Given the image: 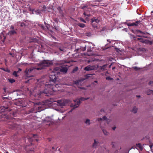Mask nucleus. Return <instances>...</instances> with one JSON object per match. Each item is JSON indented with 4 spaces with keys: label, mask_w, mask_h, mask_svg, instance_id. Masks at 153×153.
Segmentation results:
<instances>
[{
    "label": "nucleus",
    "mask_w": 153,
    "mask_h": 153,
    "mask_svg": "<svg viewBox=\"0 0 153 153\" xmlns=\"http://www.w3.org/2000/svg\"><path fill=\"white\" fill-rule=\"evenodd\" d=\"M59 68L56 67L53 69L50 74L49 83L45 84L42 79L38 80L36 83V87L37 88H44L43 91H40V94H44L45 96H48L49 94L53 95L54 90L53 89V85L56 80L57 75L59 74Z\"/></svg>",
    "instance_id": "f257e3e1"
},
{
    "label": "nucleus",
    "mask_w": 153,
    "mask_h": 153,
    "mask_svg": "<svg viewBox=\"0 0 153 153\" xmlns=\"http://www.w3.org/2000/svg\"><path fill=\"white\" fill-rule=\"evenodd\" d=\"M51 64V62L49 60H44L41 61L38 65V67L34 66L29 69H26L25 71V76L28 78L34 77L35 76V70H41L44 68V67L49 66Z\"/></svg>",
    "instance_id": "f03ea898"
},
{
    "label": "nucleus",
    "mask_w": 153,
    "mask_h": 153,
    "mask_svg": "<svg viewBox=\"0 0 153 153\" xmlns=\"http://www.w3.org/2000/svg\"><path fill=\"white\" fill-rule=\"evenodd\" d=\"M85 100H86V98L82 97L78 99L74 100V104L71 103L70 105L71 107H73L72 110L78 107L81 103V102Z\"/></svg>",
    "instance_id": "7ed1b4c3"
},
{
    "label": "nucleus",
    "mask_w": 153,
    "mask_h": 153,
    "mask_svg": "<svg viewBox=\"0 0 153 153\" xmlns=\"http://www.w3.org/2000/svg\"><path fill=\"white\" fill-rule=\"evenodd\" d=\"M87 46H88V53H87V56L88 55V56H91L95 55V54L92 52V50L94 46V44L91 42H87Z\"/></svg>",
    "instance_id": "20e7f679"
},
{
    "label": "nucleus",
    "mask_w": 153,
    "mask_h": 153,
    "mask_svg": "<svg viewBox=\"0 0 153 153\" xmlns=\"http://www.w3.org/2000/svg\"><path fill=\"white\" fill-rule=\"evenodd\" d=\"M85 79H82L78 80L75 81L74 82V84H75L77 86L78 88L81 89H83V87H82L81 86L83 85L84 81Z\"/></svg>",
    "instance_id": "39448f33"
},
{
    "label": "nucleus",
    "mask_w": 153,
    "mask_h": 153,
    "mask_svg": "<svg viewBox=\"0 0 153 153\" xmlns=\"http://www.w3.org/2000/svg\"><path fill=\"white\" fill-rule=\"evenodd\" d=\"M99 22V21L97 19H96V18H93V19H92V25L94 28L97 27V25Z\"/></svg>",
    "instance_id": "423d86ee"
},
{
    "label": "nucleus",
    "mask_w": 153,
    "mask_h": 153,
    "mask_svg": "<svg viewBox=\"0 0 153 153\" xmlns=\"http://www.w3.org/2000/svg\"><path fill=\"white\" fill-rule=\"evenodd\" d=\"M60 71L63 73H66L68 71V68L66 67H62L61 69L59 68V71Z\"/></svg>",
    "instance_id": "0eeeda50"
},
{
    "label": "nucleus",
    "mask_w": 153,
    "mask_h": 153,
    "mask_svg": "<svg viewBox=\"0 0 153 153\" xmlns=\"http://www.w3.org/2000/svg\"><path fill=\"white\" fill-rule=\"evenodd\" d=\"M17 30V29H16L15 30H11L8 33V34L9 35H12L16 34L17 33L16 31Z\"/></svg>",
    "instance_id": "6e6552de"
},
{
    "label": "nucleus",
    "mask_w": 153,
    "mask_h": 153,
    "mask_svg": "<svg viewBox=\"0 0 153 153\" xmlns=\"http://www.w3.org/2000/svg\"><path fill=\"white\" fill-rule=\"evenodd\" d=\"M100 144L98 140H94V143H93V146L94 147H97Z\"/></svg>",
    "instance_id": "1a4fd4ad"
},
{
    "label": "nucleus",
    "mask_w": 153,
    "mask_h": 153,
    "mask_svg": "<svg viewBox=\"0 0 153 153\" xmlns=\"http://www.w3.org/2000/svg\"><path fill=\"white\" fill-rule=\"evenodd\" d=\"M57 103L61 107H63L65 105V103L64 101L58 100L57 101Z\"/></svg>",
    "instance_id": "9d476101"
},
{
    "label": "nucleus",
    "mask_w": 153,
    "mask_h": 153,
    "mask_svg": "<svg viewBox=\"0 0 153 153\" xmlns=\"http://www.w3.org/2000/svg\"><path fill=\"white\" fill-rule=\"evenodd\" d=\"M96 68V67L94 66H87V71L91 70H94Z\"/></svg>",
    "instance_id": "9b49d317"
},
{
    "label": "nucleus",
    "mask_w": 153,
    "mask_h": 153,
    "mask_svg": "<svg viewBox=\"0 0 153 153\" xmlns=\"http://www.w3.org/2000/svg\"><path fill=\"white\" fill-rule=\"evenodd\" d=\"M140 23L139 22H136L135 23H133L131 24H128V26H134L137 25Z\"/></svg>",
    "instance_id": "f8f14e48"
},
{
    "label": "nucleus",
    "mask_w": 153,
    "mask_h": 153,
    "mask_svg": "<svg viewBox=\"0 0 153 153\" xmlns=\"http://www.w3.org/2000/svg\"><path fill=\"white\" fill-rule=\"evenodd\" d=\"M9 125L10 126L9 127L10 128H14L15 127H16L17 126H18L15 123H9Z\"/></svg>",
    "instance_id": "ddd939ff"
},
{
    "label": "nucleus",
    "mask_w": 153,
    "mask_h": 153,
    "mask_svg": "<svg viewBox=\"0 0 153 153\" xmlns=\"http://www.w3.org/2000/svg\"><path fill=\"white\" fill-rule=\"evenodd\" d=\"M101 127L104 134L105 135H108L109 134V133L107 132L105 130L103 127Z\"/></svg>",
    "instance_id": "4468645a"
},
{
    "label": "nucleus",
    "mask_w": 153,
    "mask_h": 153,
    "mask_svg": "<svg viewBox=\"0 0 153 153\" xmlns=\"http://www.w3.org/2000/svg\"><path fill=\"white\" fill-rule=\"evenodd\" d=\"M106 119V117L105 116L104 117L102 118H100L98 119V121H101L102 122L104 121Z\"/></svg>",
    "instance_id": "2eb2a0df"
},
{
    "label": "nucleus",
    "mask_w": 153,
    "mask_h": 153,
    "mask_svg": "<svg viewBox=\"0 0 153 153\" xmlns=\"http://www.w3.org/2000/svg\"><path fill=\"white\" fill-rule=\"evenodd\" d=\"M47 10V8L45 5H43L42 7V9L41 10V11L42 12H45Z\"/></svg>",
    "instance_id": "dca6fc26"
},
{
    "label": "nucleus",
    "mask_w": 153,
    "mask_h": 153,
    "mask_svg": "<svg viewBox=\"0 0 153 153\" xmlns=\"http://www.w3.org/2000/svg\"><path fill=\"white\" fill-rule=\"evenodd\" d=\"M78 69V68L77 67H76L74 68L73 70L71 72V73H74Z\"/></svg>",
    "instance_id": "f3484780"
},
{
    "label": "nucleus",
    "mask_w": 153,
    "mask_h": 153,
    "mask_svg": "<svg viewBox=\"0 0 153 153\" xmlns=\"http://www.w3.org/2000/svg\"><path fill=\"white\" fill-rule=\"evenodd\" d=\"M147 93L148 95L153 94V91L152 90H149L147 92Z\"/></svg>",
    "instance_id": "a211bd4d"
},
{
    "label": "nucleus",
    "mask_w": 153,
    "mask_h": 153,
    "mask_svg": "<svg viewBox=\"0 0 153 153\" xmlns=\"http://www.w3.org/2000/svg\"><path fill=\"white\" fill-rule=\"evenodd\" d=\"M73 62V61H69L67 60H63L62 61V62H64V63H68V64L70 63L71 62Z\"/></svg>",
    "instance_id": "6ab92c4d"
},
{
    "label": "nucleus",
    "mask_w": 153,
    "mask_h": 153,
    "mask_svg": "<svg viewBox=\"0 0 153 153\" xmlns=\"http://www.w3.org/2000/svg\"><path fill=\"white\" fill-rule=\"evenodd\" d=\"M137 108L136 107H134L133 108L132 111L134 113H135L137 112Z\"/></svg>",
    "instance_id": "aec40b11"
},
{
    "label": "nucleus",
    "mask_w": 153,
    "mask_h": 153,
    "mask_svg": "<svg viewBox=\"0 0 153 153\" xmlns=\"http://www.w3.org/2000/svg\"><path fill=\"white\" fill-rule=\"evenodd\" d=\"M77 25L81 27H85V25L82 23H78Z\"/></svg>",
    "instance_id": "412c9836"
},
{
    "label": "nucleus",
    "mask_w": 153,
    "mask_h": 153,
    "mask_svg": "<svg viewBox=\"0 0 153 153\" xmlns=\"http://www.w3.org/2000/svg\"><path fill=\"white\" fill-rule=\"evenodd\" d=\"M57 9L58 10L60 14H62V10L61 7L60 6L59 7L57 8Z\"/></svg>",
    "instance_id": "4be33fe9"
},
{
    "label": "nucleus",
    "mask_w": 153,
    "mask_h": 153,
    "mask_svg": "<svg viewBox=\"0 0 153 153\" xmlns=\"http://www.w3.org/2000/svg\"><path fill=\"white\" fill-rule=\"evenodd\" d=\"M9 81L11 83H13L15 82V80L13 79H8Z\"/></svg>",
    "instance_id": "5701e85b"
},
{
    "label": "nucleus",
    "mask_w": 153,
    "mask_h": 153,
    "mask_svg": "<svg viewBox=\"0 0 153 153\" xmlns=\"http://www.w3.org/2000/svg\"><path fill=\"white\" fill-rule=\"evenodd\" d=\"M17 72L16 71H14L13 73V75L15 76V77H17L18 75H17Z\"/></svg>",
    "instance_id": "b1692460"
},
{
    "label": "nucleus",
    "mask_w": 153,
    "mask_h": 153,
    "mask_svg": "<svg viewBox=\"0 0 153 153\" xmlns=\"http://www.w3.org/2000/svg\"><path fill=\"white\" fill-rule=\"evenodd\" d=\"M80 54H81L82 56L83 57H84L85 58L86 57V54H85V53H80Z\"/></svg>",
    "instance_id": "393cba45"
},
{
    "label": "nucleus",
    "mask_w": 153,
    "mask_h": 153,
    "mask_svg": "<svg viewBox=\"0 0 153 153\" xmlns=\"http://www.w3.org/2000/svg\"><path fill=\"white\" fill-rule=\"evenodd\" d=\"M3 70L4 71L7 72L8 73H10V70L8 69H5L4 68L3 69Z\"/></svg>",
    "instance_id": "a878e982"
},
{
    "label": "nucleus",
    "mask_w": 153,
    "mask_h": 153,
    "mask_svg": "<svg viewBox=\"0 0 153 153\" xmlns=\"http://www.w3.org/2000/svg\"><path fill=\"white\" fill-rule=\"evenodd\" d=\"M137 40L138 41H140L141 42H144V41H143V40L141 38H138Z\"/></svg>",
    "instance_id": "bb28decb"
},
{
    "label": "nucleus",
    "mask_w": 153,
    "mask_h": 153,
    "mask_svg": "<svg viewBox=\"0 0 153 153\" xmlns=\"http://www.w3.org/2000/svg\"><path fill=\"white\" fill-rule=\"evenodd\" d=\"M107 65H103L101 69L102 70H105V68Z\"/></svg>",
    "instance_id": "cd10ccee"
},
{
    "label": "nucleus",
    "mask_w": 153,
    "mask_h": 153,
    "mask_svg": "<svg viewBox=\"0 0 153 153\" xmlns=\"http://www.w3.org/2000/svg\"><path fill=\"white\" fill-rule=\"evenodd\" d=\"M87 125H89L90 124V120L89 119H87Z\"/></svg>",
    "instance_id": "c85d7f7f"
},
{
    "label": "nucleus",
    "mask_w": 153,
    "mask_h": 153,
    "mask_svg": "<svg viewBox=\"0 0 153 153\" xmlns=\"http://www.w3.org/2000/svg\"><path fill=\"white\" fill-rule=\"evenodd\" d=\"M149 85L153 86V81H151L149 82Z\"/></svg>",
    "instance_id": "c756f323"
},
{
    "label": "nucleus",
    "mask_w": 153,
    "mask_h": 153,
    "mask_svg": "<svg viewBox=\"0 0 153 153\" xmlns=\"http://www.w3.org/2000/svg\"><path fill=\"white\" fill-rule=\"evenodd\" d=\"M80 21L82 22H85V23L86 22L82 18H80Z\"/></svg>",
    "instance_id": "7c9ffc66"
},
{
    "label": "nucleus",
    "mask_w": 153,
    "mask_h": 153,
    "mask_svg": "<svg viewBox=\"0 0 153 153\" xmlns=\"http://www.w3.org/2000/svg\"><path fill=\"white\" fill-rule=\"evenodd\" d=\"M10 29H11L12 30H15L14 26L13 25H11L10 26Z\"/></svg>",
    "instance_id": "2f4dec72"
},
{
    "label": "nucleus",
    "mask_w": 153,
    "mask_h": 153,
    "mask_svg": "<svg viewBox=\"0 0 153 153\" xmlns=\"http://www.w3.org/2000/svg\"><path fill=\"white\" fill-rule=\"evenodd\" d=\"M25 26V24L23 22H22L21 24V26L22 27Z\"/></svg>",
    "instance_id": "473e14b6"
},
{
    "label": "nucleus",
    "mask_w": 153,
    "mask_h": 153,
    "mask_svg": "<svg viewBox=\"0 0 153 153\" xmlns=\"http://www.w3.org/2000/svg\"><path fill=\"white\" fill-rule=\"evenodd\" d=\"M59 49L61 51H64V49L63 48H59Z\"/></svg>",
    "instance_id": "72a5a7b5"
},
{
    "label": "nucleus",
    "mask_w": 153,
    "mask_h": 153,
    "mask_svg": "<svg viewBox=\"0 0 153 153\" xmlns=\"http://www.w3.org/2000/svg\"><path fill=\"white\" fill-rule=\"evenodd\" d=\"M106 79L108 80H111L112 79L110 77H107L106 78Z\"/></svg>",
    "instance_id": "f704fd0d"
},
{
    "label": "nucleus",
    "mask_w": 153,
    "mask_h": 153,
    "mask_svg": "<svg viewBox=\"0 0 153 153\" xmlns=\"http://www.w3.org/2000/svg\"><path fill=\"white\" fill-rule=\"evenodd\" d=\"M138 147H139V148H140V149H142V146H141V145H140V144H138Z\"/></svg>",
    "instance_id": "c9c22d12"
},
{
    "label": "nucleus",
    "mask_w": 153,
    "mask_h": 153,
    "mask_svg": "<svg viewBox=\"0 0 153 153\" xmlns=\"http://www.w3.org/2000/svg\"><path fill=\"white\" fill-rule=\"evenodd\" d=\"M111 121V120L110 119H108L106 120V122L108 124Z\"/></svg>",
    "instance_id": "e433bc0d"
},
{
    "label": "nucleus",
    "mask_w": 153,
    "mask_h": 153,
    "mask_svg": "<svg viewBox=\"0 0 153 153\" xmlns=\"http://www.w3.org/2000/svg\"><path fill=\"white\" fill-rule=\"evenodd\" d=\"M27 138L30 141L32 140V139L31 137H27Z\"/></svg>",
    "instance_id": "4c0bfd02"
},
{
    "label": "nucleus",
    "mask_w": 153,
    "mask_h": 153,
    "mask_svg": "<svg viewBox=\"0 0 153 153\" xmlns=\"http://www.w3.org/2000/svg\"><path fill=\"white\" fill-rule=\"evenodd\" d=\"M91 35V33H87V36H90Z\"/></svg>",
    "instance_id": "58836bf2"
},
{
    "label": "nucleus",
    "mask_w": 153,
    "mask_h": 153,
    "mask_svg": "<svg viewBox=\"0 0 153 153\" xmlns=\"http://www.w3.org/2000/svg\"><path fill=\"white\" fill-rule=\"evenodd\" d=\"M133 68L135 70H138L139 68H138L137 67H135Z\"/></svg>",
    "instance_id": "ea45409f"
},
{
    "label": "nucleus",
    "mask_w": 153,
    "mask_h": 153,
    "mask_svg": "<svg viewBox=\"0 0 153 153\" xmlns=\"http://www.w3.org/2000/svg\"><path fill=\"white\" fill-rule=\"evenodd\" d=\"M22 71V69L20 68H18V71H17V72H19L20 71Z\"/></svg>",
    "instance_id": "a19ab883"
},
{
    "label": "nucleus",
    "mask_w": 153,
    "mask_h": 153,
    "mask_svg": "<svg viewBox=\"0 0 153 153\" xmlns=\"http://www.w3.org/2000/svg\"><path fill=\"white\" fill-rule=\"evenodd\" d=\"M94 61V60H88V62H92V61Z\"/></svg>",
    "instance_id": "79ce46f5"
},
{
    "label": "nucleus",
    "mask_w": 153,
    "mask_h": 153,
    "mask_svg": "<svg viewBox=\"0 0 153 153\" xmlns=\"http://www.w3.org/2000/svg\"><path fill=\"white\" fill-rule=\"evenodd\" d=\"M5 99H7V97H2V99L3 100H4Z\"/></svg>",
    "instance_id": "37998d69"
},
{
    "label": "nucleus",
    "mask_w": 153,
    "mask_h": 153,
    "mask_svg": "<svg viewBox=\"0 0 153 153\" xmlns=\"http://www.w3.org/2000/svg\"><path fill=\"white\" fill-rule=\"evenodd\" d=\"M116 128V127H113L112 128V129L114 130Z\"/></svg>",
    "instance_id": "c03bdc74"
},
{
    "label": "nucleus",
    "mask_w": 153,
    "mask_h": 153,
    "mask_svg": "<svg viewBox=\"0 0 153 153\" xmlns=\"http://www.w3.org/2000/svg\"><path fill=\"white\" fill-rule=\"evenodd\" d=\"M79 50V49H77L75 50V51H76V52L78 51Z\"/></svg>",
    "instance_id": "a18cd8bd"
},
{
    "label": "nucleus",
    "mask_w": 153,
    "mask_h": 153,
    "mask_svg": "<svg viewBox=\"0 0 153 153\" xmlns=\"http://www.w3.org/2000/svg\"><path fill=\"white\" fill-rule=\"evenodd\" d=\"M5 39V37H4V39L3 40H2V42L3 43H4V40Z\"/></svg>",
    "instance_id": "49530a36"
},
{
    "label": "nucleus",
    "mask_w": 153,
    "mask_h": 153,
    "mask_svg": "<svg viewBox=\"0 0 153 153\" xmlns=\"http://www.w3.org/2000/svg\"><path fill=\"white\" fill-rule=\"evenodd\" d=\"M100 113H104V111H103V110H101V111H100Z\"/></svg>",
    "instance_id": "de8ad7c7"
},
{
    "label": "nucleus",
    "mask_w": 153,
    "mask_h": 153,
    "mask_svg": "<svg viewBox=\"0 0 153 153\" xmlns=\"http://www.w3.org/2000/svg\"><path fill=\"white\" fill-rule=\"evenodd\" d=\"M32 135V136L33 137H34L36 135H35V134H33Z\"/></svg>",
    "instance_id": "09e8293b"
},
{
    "label": "nucleus",
    "mask_w": 153,
    "mask_h": 153,
    "mask_svg": "<svg viewBox=\"0 0 153 153\" xmlns=\"http://www.w3.org/2000/svg\"><path fill=\"white\" fill-rule=\"evenodd\" d=\"M84 15H85V16H86V13L85 12H84V13H83Z\"/></svg>",
    "instance_id": "8fccbe9b"
},
{
    "label": "nucleus",
    "mask_w": 153,
    "mask_h": 153,
    "mask_svg": "<svg viewBox=\"0 0 153 153\" xmlns=\"http://www.w3.org/2000/svg\"><path fill=\"white\" fill-rule=\"evenodd\" d=\"M4 108L5 109H7L8 108V107H4Z\"/></svg>",
    "instance_id": "3c124183"
},
{
    "label": "nucleus",
    "mask_w": 153,
    "mask_h": 153,
    "mask_svg": "<svg viewBox=\"0 0 153 153\" xmlns=\"http://www.w3.org/2000/svg\"><path fill=\"white\" fill-rule=\"evenodd\" d=\"M86 67H85L84 68V70H85L86 71Z\"/></svg>",
    "instance_id": "603ef678"
},
{
    "label": "nucleus",
    "mask_w": 153,
    "mask_h": 153,
    "mask_svg": "<svg viewBox=\"0 0 153 153\" xmlns=\"http://www.w3.org/2000/svg\"><path fill=\"white\" fill-rule=\"evenodd\" d=\"M41 27H42V28L43 29H44V27L42 25Z\"/></svg>",
    "instance_id": "864d4df0"
},
{
    "label": "nucleus",
    "mask_w": 153,
    "mask_h": 153,
    "mask_svg": "<svg viewBox=\"0 0 153 153\" xmlns=\"http://www.w3.org/2000/svg\"><path fill=\"white\" fill-rule=\"evenodd\" d=\"M153 146L152 145H150V147L151 148H152V147Z\"/></svg>",
    "instance_id": "5fc2aeb1"
},
{
    "label": "nucleus",
    "mask_w": 153,
    "mask_h": 153,
    "mask_svg": "<svg viewBox=\"0 0 153 153\" xmlns=\"http://www.w3.org/2000/svg\"><path fill=\"white\" fill-rule=\"evenodd\" d=\"M107 41L109 42H110L111 41L109 40V39L107 40Z\"/></svg>",
    "instance_id": "6e6d98bb"
},
{
    "label": "nucleus",
    "mask_w": 153,
    "mask_h": 153,
    "mask_svg": "<svg viewBox=\"0 0 153 153\" xmlns=\"http://www.w3.org/2000/svg\"><path fill=\"white\" fill-rule=\"evenodd\" d=\"M115 67H113L112 68V69L113 70L114 69H115Z\"/></svg>",
    "instance_id": "4d7b16f0"
},
{
    "label": "nucleus",
    "mask_w": 153,
    "mask_h": 153,
    "mask_svg": "<svg viewBox=\"0 0 153 153\" xmlns=\"http://www.w3.org/2000/svg\"><path fill=\"white\" fill-rule=\"evenodd\" d=\"M111 65H110L109 66V68H110L111 66Z\"/></svg>",
    "instance_id": "13d9d810"
},
{
    "label": "nucleus",
    "mask_w": 153,
    "mask_h": 153,
    "mask_svg": "<svg viewBox=\"0 0 153 153\" xmlns=\"http://www.w3.org/2000/svg\"><path fill=\"white\" fill-rule=\"evenodd\" d=\"M36 141H38V139H36Z\"/></svg>",
    "instance_id": "bf43d9fd"
},
{
    "label": "nucleus",
    "mask_w": 153,
    "mask_h": 153,
    "mask_svg": "<svg viewBox=\"0 0 153 153\" xmlns=\"http://www.w3.org/2000/svg\"><path fill=\"white\" fill-rule=\"evenodd\" d=\"M86 77H87H87H88V75H87Z\"/></svg>",
    "instance_id": "052dcab7"
},
{
    "label": "nucleus",
    "mask_w": 153,
    "mask_h": 153,
    "mask_svg": "<svg viewBox=\"0 0 153 153\" xmlns=\"http://www.w3.org/2000/svg\"><path fill=\"white\" fill-rule=\"evenodd\" d=\"M94 82L96 83L97 82L96 81H95Z\"/></svg>",
    "instance_id": "680f3d73"
},
{
    "label": "nucleus",
    "mask_w": 153,
    "mask_h": 153,
    "mask_svg": "<svg viewBox=\"0 0 153 153\" xmlns=\"http://www.w3.org/2000/svg\"><path fill=\"white\" fill-rule=\"evenodd\" d=\"M10 55H12V54L11 53H10Z\"/></svg>",
    "instance_id": "e2e57ef3"
},
{
    "label": "nucleus",
    "mask_w": 153,
    "mask_h": 153,
    "mask_svg": "<svg viewBox=\"0 0 153 153\" xmlns=\"http://www.w3.org/2000/svg\"><path fill=\"white\" fill-rule=\"evenodd\" d=\"M85 123H86V120H85Z\"/></svg>",
    "instance_id": "0e129e2a"
},
{
    "label": "nucleus",
    "mask_w": 153,
    "mask_h": 153,
    "mask_svg": "<svg viewBox=\"0 0 153 153\" xmlns=\"http://www.w3.org/2000/svg\"><path fill=\"white\" fill-rule=\"evenodd\" d=\"M52 149H54V147H52Z\"/></svg>",
    "instance_id": "69168bd1"
},
{
    "label": "nucleus",
    "mask_w": 153,
    "mask_h": 153,
    "mask_svg": "<svg viewBox=\"0 0 153 153\" xmlns=\"http://www.w3.org/2000/svg\"><path fill=\"white\" fill-rule=\"evenodd\" d=\"M6 153H9V152H7Z\"/></svg>",
    "instance_id": "338daca9"
},
{
    "label": "nucleus",
    "mask_w": 153,
    "mask_h": 153,
    "mask_svg": "<svg viewBox=\"0 0 153 153\" xmlns=\"http://www.w3.org/2000/svg\"><path fill=\"white\" fill-rule=\"evenodd\" d=\"M149 42L150 44H151V42Z\"/></svg>",
    "instance_id": "774afa93"
}]
</instances>
